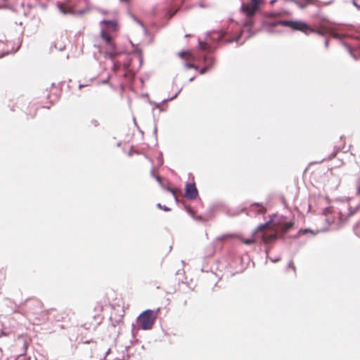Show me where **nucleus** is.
Segmentation results:
<instances>
[{
    "instance_id": "obj_7",
    "label": "nucleus",
    "mask_w": 360,
    "mask_h": 360,
    "mask_svg": "<svg viewBox=\"0 0 360 360\" xmlns=\"http://www.w3.org/2000/svg\"><path fill=\"white\" fill-rule=\"evenodd\" d=\"M103 309L104 307L103 303L101 302H98L94 307V311H96V314L94 316V319L96 321V323L93 325L89 324L88 323H85L83 325V326L87 330H90L91 328L96 329L101 323L104 319L103 316L102 315Z\"/></svg>"
},
{
    "instance_id": "obj_14",
    "label": "nucleus",
    "mask_w": 360,
    "mask_h": 360,
    "mask_svg": "<svg viewBox=\"0 0 360 360\" xmlns=\"http://www.w3.org/2000/svg\"><path fill=\"white\" fill-rule=\"evenodd\" d=\"M124 77H129V79H132L135 75V73L130 69L128 70V72H124L122 74Z\"/></svg>"
},
{
    "instance_id": "obj_2",
    "label": "nucleus",
    "mask_w": 360,
    "mask_h": 360,
    "mask_svg": "<svg viewBox=\"0 0 360 360\" xmlns=\"http://www.w3.org/2000/svg\"><path fill=\"white\" fill-rule=\"evenodd\" d=\"M100 37L103 41L106 53L112 57L116 54L113 38L114 34L118 30V25L115 20H103L100 22Z\"/></svg>"
},
{
    "instance_id": "obj_17",
    "label": "nucleus",
    "mask_w": 360,
    "mask_h": 360,
    "mask_svg": "<svg viewBox=\"0 0 360 360\" xmlns=\"http://www.w3.org/2000/svg\"><path fill=\"white\" fill-rule=\"evenodd\" d=\"M167 190L168 191H169L170 193H172V195L174 196L175 199L177 200V196H176V191H177V190L176 188H170V187H167Z\"/></svg>"
},
{
    "instance_id": "obj_24",
    "label": "nucleus",
    "mask_w": 360,
    "mask_h": 360,
    "mask_svg": "<svg viewBox=\"0 0 360 360\" xmlns=\"http://www.w3.org/2000/svg\"><path fill=\"white\" fill-rule=\"evenodd\" d=\"M193 217H194V218H195V219H198V220H202V217H195V216L193 215Z\"/></svg>"
},
{
    "instance_id": "obj_13",
    "label": "nucleus",
    "mask_w": 360,
    "mask_h": 360,
    "mask_svg": "<svg viewBox=\"0 0 360 360\" xmlns=\"http://www.w3.org/2000/svg\"><path fill=\"white\" fill-rule=\"evenodd\" d=\"M65 48V45L64 41L62 40H56L53 46H51V50L53 51V49H55L58 51H63Z\"/></svg>"
},
{
    "instance_id": "obj_15",
    "label": "nucleus",
    "mask_w": 360,
    "mask_h": 360,
    "mask_svg": "<svg viewBox=\"0 0 360 360\" xmlns=\"http://www.w3.org/2000/svg\"><path fill=\"white\" fill-rule=\"evenodd\" d=\"M351 54L354 58H360V47L352 51Z\"/></svg>"
},
{
    "instance_id": "obj_22",
    "label": "nucleus",
    "mask_w": 360,
    "mask_h": 360,
    "mask_svg": "<svg viewBox=\"0 0 360 360\" xmlns=\"http://www.w3.org/2000/svg\"><path fill=\"white\" fill-rule=\"evenodd\" d=\"M206 70L207 69H204V68L200 69V73L204 74L206 72Z\"/></svg>"
},
{
    "instance_id": "obj_28",
    "label": "nucleus",
    "mask_w": 360,
    "mask_h": 360,
    "mask_svg": "<svg viewBox=\"0 0 360 360\" xmlns=\"http://www.w3.org/2000/svg\"><path fill=\"white\" fill-rule=\"evenodd\" d=\"M358 192L360 193V187L358 188Z\"/></svg>"
},
{
    "instance_id": "obj_18",
    "label": "nucleus",
    "mask_w": 360,
    "mask_h": 360,
    "mask_svg": "<svg viewBox=\"0 0 360 360\" xmlns=\"http://www.w3.org/2000/svg\"><path fill=\"white\" fill-rule=\"evenodd\" d=\"M288 268H290L292 269L295 272L296 271V268H295V266L294 264V262L293 261H290L288 264Z\"/></svg>"
},
{
    "instance_id": "obj_23",
    "label": "nucleus",
    "mask_w": 360,
    "mask_h": 360,
    "mask_svg": "<svg viewBox=\"0 0 360 360\" xmlns=\"http://www.w3.org/2000/svg\"><path fill=\"white\" fill-rule=\"evenodd\" d=\"M298 6L301 8H303L306 6V5H303L301 3H298Z\"/></svg>"
},
{
    "instance_id": "obj_6",
    "label": "nucleus",
    "mask_w": 360,
    "mask_h": 360,
    "mask_svg": "<svg viewBox=\"0 0 360 360\" xmlns=\"http://www.w3.org/2000/svg\"><path fill=\"white\" fill-rule=\"evenodd\" d=\"M200 48L202 51H206L207 53L202 57V64L203 66L202 68H211L213 65H215V60L214 58L211 54L212 51V48L207 43L200 42Z\"/></svg>"
},
{
    "instance_id": "obj_12",
    "label": "nucleus",
    "mask_w": 360,
    "mask_h": 360,
    "mask_svg": "<svg viewBox=\"0 0 360 360\" xmlns=\"http://www.w3.org/2000/svg\"><path fill=\"white\" fill-rule=\"evenodd\" d=\"M59 9H60V11L61 13H63V14L72 13V14L83 15L87 12V11H86V10H80V11L75 12L73 10V8L70 6V5L68 3L65 5L59 6Z\"/></svg>"
},
{
    "instance_id": "obj_21",
    "label": "nucleus",
    "mask_w": 360,
    "mask_h": 360,
    "mask_svg": "<svg viewBox=\"0 0 360 360\" xmlns=\"http://www.w3.org/2000/svg\"><path fill=\"white\" fill-rule=\"evenodd\" d=\"M6 0H0V8L3 7V4H4Z\"/></svg>"
},
{
    "instance_id": "obj_25",
    "label": "nucleus",
    "mask_w": 360,
    "mask_h": 360,
    "mask_svg": "<svg viewBox=\"0 0 360 360\" xmlns=\"http://www.w3.org/2000/svg\"><path fill=\"white\" fill-rule=\"evenodd\" d=\"M354 5L355 6H356L358 8H360L359 6H357V4H356V2H355L354 1Z\"/></svg>"
},
{
    "instance_id": "obj_26",
    "label": "nucleus",
    "mask_w": 360,
    "mask_h": 360,
    "mask_svg": "<svg viewBox=\"0 0 360 360\" xmlns=\"http://www.w3.org/2000/svg\"><path fill=\"white\" fill-rule=\"evenodd\" d=\"M311 4V0H307V4Z\"/></svg>"
},
{
    "instance_id": "obj_8",
    "label": "nucleus",
    "mask_w": 360,
    "mask_h": 360,
    "mask_svg": "<svg viewBox=\"0 0 360 360\" xmlns=\"http://www.w3.org/2000/svg\"><path fill=\"white\" fill-rule=\"evenodd\" d=\"M277 25L290 27L294 30H300L304 33H307L308 31L311 30L307 24L301 21L282 20L278 22Z\"/></svg>"
},
{
    "instance_id": "obj_9",
    "label": "nucleus",
    "mask_w": 360,
    "mask_h": 360,
    "mask_svg": "<svg viewBox=\"0 0 360 360\" xmlns=\"http://www.w3.org/2000/svg\"><path fill=\"white\" fill-rule=\"evenodd\" d=\"M262 1L263 0H250L249 3L246 4H243L242 5V11L247 16H252L258 9L259 6Z\"/></svg>"
},
{
    "instance_id": "obj_16",
    "label": "nucleus",
    "mask_w": 360,
    "mask_h": 360,
    "mask_svg": "<svg viewBox=\"0 0 360 360\" xmlns=\"http://www.w3.org/2000/svg\"><path fill=\"white\" fill-rule=\"evenodd\" d=\"M32 304H33L34 307H37V308H38L39 309H41L42 304H41V302H40L38 300H33L32 301Z\"/></svg>"
},
{
    "instance_id": "obj_20",
    "label": "nucleus",
    "mask_w": 360,
    "mask_h": 360,
    "mask_svg": "<svg viewBox=\"0 0 360 360\" xmlns=\"http://www.w3.org/2000/svg\"><path fill=\"white\" fill-rule=\"evenodd\" d=\"M158 207H160V208L163 209L165 211H169V210H170V209H169V208H168V207H165V206L162 207L160 204H158Z\"/></svg>"
},
{
    "instance_id": "obj_1",
    "label": "nucleus",
    "mask_w": 360,
    "mask_h": 360,
    "mask_svg": "<svg viewBox=\"0 0 360 360\" xmlns=\"http://www.w3.org/2000/svg\"><path fill=\"white\" fill-rule=\"evenodd\" d=\"M294 226L293 221H286L283 217H274L266 223L259 226L252 233L251 238L243 239L245 245L259 241L265 244L275 242L278 237H283Z\"/></svg>"
},
{
    "instance_id": "obj_3",
    "label": "nucleus",
    "mask_w": 360,
    "mask_h": 360,
    "mask_svg": "<svg viewBox=\"0 0 360 360\" xmlns=\"http://www.w3.org/2000/svg\"><path fill=\"white\" fill-rule=\"evenodd\" d=\"M160 309L157 310L147 309L143 311L137 318V325L142 330H148L153 328L158 318Z\"/></svg>"
},
{
    "instance_id": "obj_27",
    "label": "nucleus",
    "mask_w": 360,
    "mask_h": 360,
    "mask_svg": "<svg viewBox=\"0 0 360 360\" xmlns=\"http://www.w3.org/2000/svg\"><path fill=\"white\" fill-rule=\"evenodd\" d=\"M141 26H143L141 22L139 21V20H136Z\"/></svg>"
},
{
    "instance_id": "obj_4",
    "label": "nucleus",
    "mask_w": 360,
    "mask_h": 360,
    "mask_svg": "<svg viewBox=\"0 0 360 360\" xmlns=\"http://www.w3.org/2000/svg\"><path fill=\"white\" fill-rule=\"evenodd\" d=\"M346 209L340 210H334L331 208H328L325 211L326 220L328 223L341 224L344 223L347 219V213Z\"/></svg>"
},
{
    "instance_id": "obj_19",
    "label": "nucleus",
    "mask_w": 360,
    "mask_h": 360,
    "mask_svg": "<svg viewBox=\"0 0 360 360\" xmlns=\"http://www.w3.org/2000/svg\"><path fill=\"white\" fill-rule=\"evenodd\" d=\"M136 59L139 62V65H142V58L139 54L136 55Z\"/></svg>"
},
{
    "instance_id": "obj_5",
    "label": "nucleus",
    "mask_w": 360,
    "mask_h": 360,
    "mask_svg": "<svg viewBox=\"0 0 360 360\" xmlns=\"http://www.w3.org/2000/svg\"><path fill=\"white\" fill-rule=\"evenodd\" d=\"M177 58L182 62L185 68H199L201 65L198 59L190 51H181L177 53Z\"/></svg>"
},
{
    "instance_id": "obj_10",
    "label": "nucleus",
    "mask_w": 360,
    "mask_h": 360,
    "mask_svg": "<svg viewBox=\"0 0 360 360\" xmlns=\"http://www.w3.org/2000/svg\"><path fill=\"white\" fill-rule=\"evenodd\" d=\"M198 191L194 183L186 185L185 197L188 199L194 200L197 198Z\"/></svg>"
},
{
    "instance_id": "obj_11",
    "label": "nucleus",
    "mask_w": 360,
    "mask_h": 360,
    "mask_svg": "<svg viewBox=\"0 0 360 360\" xmlns=\"http://www.w3.org/2000/svg\"><path fill=\"white\" fill-rule=\"evenodd\" d=\"M252 22L250 20H248L247 21L245 25H244V27H243V30L241 32L240 34L238 35L236 37H235L234 39H229L227 40V42H232V41H236V42H238L239 41V39L241 37V35L245 33V32H248L247 35L245 36V38L246 39H248L249 37H250L252 36V33L250 32V28L252 27Z\"/></svg>"
}]
</instances>
